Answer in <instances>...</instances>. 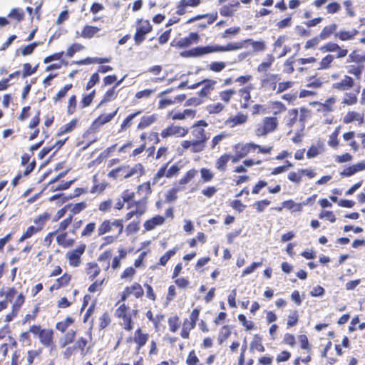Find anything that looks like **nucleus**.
<instances>
[{
  "label": "nucleus",
  "mask_w": 365,
  "mask_h": 365,
  "mask_svg": "<svg viewBox=\"0 0 365 365\" xmlns=\"http://www.w3.org/2000/svg\"><path fill=\"white\" fill-rule=\"evenodd\" d=\"M235 155L232 156L229 153H224L220 155L215 161V168L220 172H225L227 165L230 160L232 163H236L240 159L247 156L250 154L258 153L263 155H269L273 150L272 145L262 146L254 142L246 143H239L235 145Z\"/></svg>",
  "instance_id": "1"
},
{
  "label": "nucleus",
  "mask_w": 365,
  "mask_h": 365,
  "mask_svg": "<svg viewBox=\"0 0 365 365\" xmlns=\"http://www.w3.org/2000/svg\"><path fill=\"white\" fill-rule=\"evenodd\" d=\"M273 115L265 116L257 123L253 128V135L257 138H266L268 135L275 132L279 128L277 115L287 111L286 106L281 101L272 102Z\"/></svg>",
  "instance_id": "2"
},
{
  "label": "nucleus",
  "mask_w": 365,
  "mask_h": 365,
  "mask_svg": "<svg viewBox=\"0 0 365 365\" xmlns=\"http://www.w3.org/2000/svg\"><path fill=\"white\" fill-rule=\"evenodd\" d=\"M274 61V56L272 53H269L266 56L265 61L257 66V72L264 74L259 81L260 88L263 91L269 93L276 91L277 83L280 77L278 74L267 73L271 69Z\"/></svg>",
  "instance_id": "3"
},
{
  "label": "nucleus",
  "mask_w": 365,
  "mask_h": 365,
  "mask_svg": "<svg viewBox=\"0 0 365 365\" xmlns=\"http://www.w3.org/2000/svg\"><path fill=\"white\" fill-rule=\"evenodd\" d=\"M76 331L71 330L60 339L58 344L61 349L65 348L63 355L64 359H68L71 356L80 351L85 354V349L88 344V339L86 337H79L76 341Z\"/></svg>",
  "instance_id": "4"
},
{
  "label": "nucleus",
  "mask_w": 365,
  "mask_h": 365,
  "mask_svg": "<svg viewBox=\"0 0 365 365\" xmlns=\"http://www.w3.org/2000/svg\"><path fill=\"white\" fill-rule=\"evenodd\" d=\"M320 50L323 52L334 53L336 54L328 53L324 56L319 61L318 70H329L333 67L335 59H341L345 58L349 53L347 48L343 46H341L334 41H328L324 43Z\"/></svg>",
  "instance_id": "5"
},
{
  "label": "nucleus",
  "mask_w": 365,
  "mask_h": 365,
  "mask_svg": "<svg viewBox=\"0 0 365 365\" xmlns=\"http://www.w3.org/2000/svg\"><path fill=\"white\" fill-rule=\"evenodd\" d=\"M241 48H242V43L229 42L225 46L215 44L194 47L182 52L181 56L187 58H198L212 53L234 51Z\"/></svg>",
  "instance_id": "6"
},
{
  "label": "nucleus",
  "mask_w": 365,
  "mask_h": 365,
  "mask_svg": "<svg viewBox=\"0 0 365 365\" xmlns=\"http://www.w3.org/2000/svg\"><path fill=\"white\" fill-rule=\"evenodd\" d=\"M135 197V192L129 189H126L122 192L120 198L127 203V209H130L131 207H135V209L128 211L125 215V220L126 221L130 220L135 216L140 217L147 212V197H143L139 200H134Z\"/></svg>",
  "instance_id": "7"
},
{
  "label": "nucleus",
  "mask_w": 365,
  "mask_h": 365,
  "mask_svg": "<svg viewBox=\"0 0 365 365\" xmlns=\"http://www.w3.org/2000/svg\"><path fill=\"white\" fill-rule=\"evenodd\" d=\"M145 175V168L142 163H138L133 165L124 164L112 169L108 177L115 180H123L131 178H140Z\"/></svg>",
  "instance_id": "8"
},
{
  "label": "nucleus",
  "mask_w": 365,
  "mask_h": 365,
  "mask_svg": "<svg viewBox=\"0 0 365 365\" xmlns=\"http://www.w3.org/2000/svg\"><path fill=\"white\" fill-rule=\"evenodd\" d=\"M345 69L348 74L352 75L359 81L365 70V53L360 54L357 51H352L346 60Z\"/></svg>",
  "instance_id": "9"
},
{
  "label": "nucleus",
  "mask_w": 365,
  "mask_h": 365,
  "mask_svg": "<svg viewBox=\"0 0 365 365\" xmlns=\"http://www.w3.org/2000/svg\"><path fill=\"white\" fill-rule=\"evenodd\" d=\"M138 312L137 309H131L128 304L123 303L115 309V316L120 319L119 324L125 331H131Z\"/></svg>",
  "instance_id": "10"
},
{
  "label": "nucleus",
  "mask_w": 365,
  "mask_h": 365,
  "mask_svg": "<svg viewBox=\"0 0 365 365\" xmlns=\"http://www.w3.org/2000/svg\"><path fill=\"white\" fill-rule=\"evenodd\" d=\"M73 219V215H68L59 222L58 228L56 230L57 232L56 237V243L62 248H70L76 244V240L69 237L68 232L66 231L71 225Z\"/></svg>",
  "instance_id": "11"
},
{
  "label": "nucleus",
  "mask_w": 365,
  "mask_h": 365,
  "mask_svg": "<svg viewBox=\"0 0 365 365\" xmlns=\"http://www.w3.org/2000/svg\"><path fill=\"white\" fill-rule=\"evenodd\" d=\"M50 218L51 215L47 212H45L36 217L34 219V225H30L26 228V231L23 232L21 236L18 240V242L21 243L43 231Z\"/></svg>",
  "instance_id": "12"
},
{
  "label": "nucleus",
  "mask_w": 365,
  "mask_h": 365,
  "mask_svg": "<svg viewBox=\"0 0 365 365\" xmlns=\"http://www.w3.org/2000/svg\"><path fill=\"white\" fill-rule=\"evenodd\" d=\"M123 229L124 225L123 219H105L98 225L97 232L98 236H103L108 233H112V235H118V236H120L123 232Z\"/></svg>",
  "instance_id": "13"
},
{
  "label": "nucleus",
  "mask_w": 365,
  "mask_h": 365,
  "mask_svg": "<svg viewBox=\"0 0 365 365\" xmlns=\"http://www.w3.org/2000/svg\"><path fill=\"white\" fill-rule=\"evenodd\" d=\"M29 331L38 336L40 343L45 347L53 349L55 347L53 335L51 329H42L39 324H34L29 327Z\"/></svg>",
  "instance_id": "14"
},
{
  "label": "nucleus",
  "mask_w": 365,
  "mask_h": 365,
  "mask_svg": "<svg viewBox=\"0 0 365 365\" xmlns=\"http://www.w3.org/2000/svg\"><path fill=\"white\" fill-rule=\"evenodd\" d=\"M175 88H169L166 90L161 91L158 94V98H160L158 103V108L159 110H163L166 108L168 106H173L175 103H182L187 98L185 94H179L175 97L168 96V95L171 92L174 91Z\"/></svg>",
  "instance_id": "15"
},
{
  "label": "nucleus",
  "mask_w": 365,
  "mask_h": 365,
  "mask_svg": "<svg viewBox=\"0 0 365 365\" xmlns=\"http://www.w3.org/2000/svg\"><path fill=\"white\" fill-rule=\"evenodd\" d=\"M86 245L81 243L75 248L68 250L65 254V258L71 267H78L83 262V255L86 250Z\"/></svg>",
  "instance_id": "16"
},
{
  "label": "nucleus",
  "mask_w": 365,
  "mask_h": 365,
  "mask_svg": "<svg viewBox=\"0 0 365 365\" xmlns=\"http://www.w3.org/2000/svg\"><path fill=\"white\" fill-rule=\"evenodd\" d=\"M153 31V26L148 20L140 19L136 21V31L133 38L136 46L140 45L146 38V35Z\"/></svg>",
  "instance_id": "17"
},
{
  "label": "nucleus",
  "mask_w": 365,
  "mask_h": 365,
  "mask_svg": "<svg viewBox=\"0 0 365 365\" xmlns=\"http://www.w3.org/2000/svg\"><path fill=\"white\" fill-rule=\"evenodd\" d=\"M150 338L148 333L141 327H138L134 331L133 336L126 338V343H133L135 345V351L139 354L140 349L147 344Z\"/></svg>",
  "instance_id": "18"
},
{
  "label": "nucleus",
  "mask_w": 365,
  "mask_h": 365,
  "mask_svg": "<svg viewBox=\"0 0 365 365\" xmlns=\"http://www.w3.org/2000/svg\"><path fill=\"white\" fill-rule=\"evenodd\" d=\"M200 309L195 308L191 312L189 319L185 318L183 320L182 330L180 332V336L182 339H187L190 337V332L192 330L195 326L196 323L198 321L200 316Z\"/></svg>",
  "instance_id": "19"
},
{
  "label": "nucleus",
  "mask_w": 365,
  "mask_h": 365,
  "mask_svg": "<svg viewBox=\"0 0 365 365\" xmlns=\"http://www.w3.org/2000/svg\"><path fill=\"white\" fill-rule=\"evenodd\" d=\"M118 108H117L113 113L108 114H101L98 118H96L92 123L89 129L86 131L83 134V138L88 136L90 133H94L97 131L102 125L106 123L110 122L114 117L116 115Z\"/></svg>",
  "instance_id": "20"
},
{
  "label": "nucleus",
  "mask_w": 365,
  "mask_h": 365,
  "mask_svg": "<svg viewBox=\"0 0 365 365\" xmlns=\"http://www.w3.org/2000/svg\"><path fill=\"white\" fill-rule=\"evenodd\" d=\"M296 61L300 65H304L317 62V58L314 56H310L308 58H299L295 60L294 56H292L283 63V72L286 74H292L294 71V64Z\"/></svg>",
  "instance_id": "21"
},
{
  "label": "nucleus",
  "mask_w": 365,
  "mask_h": 365,
  "mask_svg": "<svg viewBox=\"0 0 365 365\" xmlns=\"http://www.w3.org/2000/svg\"><path fill=\"white\" fill-rule=\"evenodd\" d=\"M200 85H203L202 88L198 92V96L202 98H208L211 95V93L215 89L216 81L212 79H204L197 83L188 86V88L194 89Z\"/></svg>",
  "instance_id": "22"
},
{
  "label": "nucleus",
  "mask_w": 365,
  "mask_h": 365,
  "mask_svg": "<svg viewBox=\"0 0 365 365\" xmlns=\"http://www.w3.org/2000/svg\"><path fill=\"white\" fill-rule=\"evenodd\" d=\"M112 257V250H107L103 251L102 253L99 255L98 257V261L101 262H106V267H104L105 271H108L109 268L110 267L113 270L118 269L121 266V259H120L118 257L115 256L112 259V262L110 264V259Z\"/></svg>",
  "instance_id": "23"
},
{
  "label": "nucleus",
  "mask_w": 365,
  "mask_h": 365,
  "mask_svg": "<svg viewBox=\"0 0 365 365\" xmlns=\"http://www.w3.org/2000/svg\"><path fill=\"white\" fill-rule=\"evenodd\" d=\"M208 124L205 120H200L195 123L191 126V134L193 137V140L207 142L208 136L204 128Z\"/></svg>",
  "instance_id": "24"
},
{
  "label": "nucleus",
  "mask_w": 365,
  "mask_h": 365,
  "mask_svg": "<svg viewBox=\"0 0 365 365\" xmlns=\"http://www.w3.org/2000/svg\"><path fill=\"white\" fill-rule=\"evenodd\" d=\"M130 295H133L136 299L142 298L144 295V290L138 282H134L130 286L125 287L121 293L119 302H125Z\"/></svg>",
  "instance_id": "25"
},
{
  "label": "nucleus",
  "mask_w": 365,
  "mask_h": 365,
  "mask_svg": "<svg viewBox=\"0 0 365 365\" xmlns=\"http://www.w3.org/2000/svg\"><path fill=\"white\" fill-rule=\"evenodd\" d=\"M199 40V34L196 32H191L186 37L180 38L179 39H173L170 43V46L179 48H187L190 46L193 43H198Z\"/></svg>",
  "instance_id": "26"
},
{
  "label": "nucleus",
  "mask_w": 365,
  "mask_h": 365,
  "mask_svg": "<svg viewBox=\"0 0 365 365\" xmlns=\"http://www.w3.org/2000/svg\"><path fill=\"white\" fill-rule=\"evenodd\" d=\"M187 133L188 129L187 128L171 124L162 130L160 135L163 138H167L171 136L184 137L187 134Z\"/></svg>",
  "instance_id": "27"
},
{
  "label": "nucleus",
  "mask_w": 365,
  "mask_h": 365,
  "mask_svg": "<svg viewBox=\"0 0 365 365\" xmlns=\"http://www.w3.org/2000/svg\"><path fill=\"white\" fill-rule=\"evenodd\" d=\"M25 300L26 297L22 292L18 294L14 302L12 304L11 312L5 316L4 321L6 322L9 323L17 317L21 307L25 303Z\"/></svg>",
  "instance_id": "28"
},
{
  "label": "nucleus",
  "mask_w": 365,
  "mask_h": 365,
  "mask_svg": "<svg viewBox=\"0 0 365 365\" xmlns=\"http://www.w3.org/2000/svg\"><path fill=\"white\" fill-rule=\"evenodd\" d=\"M196 110L187 108L182 111L172 110L167 114V118L173 120H184L186 118L193 119L196 116Z\"/></svg>",
  "instance_id": "29"
},
{
  "label": "nucleus",
  "mask_w": 365,
  "mask_h": 365,
  "mask_svg": "<svg viewBox=\"0 0 365 365\" xmlns=\"http://www.w3.org/2000/svg\"><path fill=\"white\" fill-rule=\"evenodd\" d=\"M354 86V78L349 75H344L340 81L334 83L331 88L339 92H346L352 89Z\"/></svg>",
  "instance_id": "30"
},
{
  "label": "nucleus",
  "mask_w": 365,
  "mask_h": 365,
  "mask_svg": "<svg viewBox=\"0 0 365 365\" xmlns=\"http://www.w3.org/2000/svg\"><path fill=\"white\" fill-rule=\"evenodd\" d=\"M316 175L317 173L313 169H299L297 172H290L287 175V178L292 182L299 184L302 182V175H306L308 178L312 179L314 178Z\"/></svg>",
  "instance_id": "31"
},
{
  "label": "nucleus",
  "mask_w": 365,
  "mask_h": 365,
  "mask_svg": "<svg viewBox=\"0 0 365 365\" xmlns=\"http://www.w3.org/2000/svg\"><path fill=\"white\" fill-rule=\"evenodd\" d=\"M207 142L195 140H186L181 143L182 148L184 150H189L192 153H198L202 152L206 147Z\"/></svg>",
  "instance_id": "32"
},
{
  "label": "nucleus",
  "mask_w": 365,
  "mask_h": 365,
  "mask_svg": "<svg viewBox=\"0 0 365 365\" xmlns=\"http://www.w3.org/2000/svg\"><path fill=\"white\" fill-rule=\"evenodd\" d=\"M252 86H247L240 88L237 91V94L240 97V107L242 109H247L250 107L251 103V90Z\"/></svg>",
  "instance_id": "33"
},
{
  "label": "nucleus",
  "mask_w": 365,
  "mask_h": 365,
  "mask_svg": "<svg viewBox=\"0 0 365 365\" xmlns=\"http://www.w3.org/2000/svg\"><path fill=\"white\" fill-rule=\"evenodd\" d=\"M101 269L96 262H87L84 268V272L90 281H94L100 274Z\"/></svg>",
  "instance_id": "34"
},
{
  "label": "nucleus",
  "mask_w": 365,
  "mask_h": 365,
  "mask_svg": "<svg viewBox=\"0 0 365 365\" xmlns=\"http://www.w3.org/2000/svg\"><path fill=\"white\" fill-rule=\"evenodd\" d=\"M72 280V275L66 272L61 277L55 280V282L50 287L49 290L53 292L67 287Z\"/></svg>",
  "instance_id": "35"
},
{
  "label": "nucleus",
  "mask_w": 365,
  "mask_h": 365,
  "mask_svg": "<svg viewBox=\"0 0 365 365\" xmlns=\"http://www.w3.org/2000/svg\"><path fill=\"white\" fill-rule=\"evenodd\" d=\"M165 222V217L157 215L153 216V217L146 220L143 223V227L145 231H151L155 229L157 227L163 225Z\"/></svg>",
  "instance_id": "36"
},
{
  "label": "nucleus",
  "mask_w": 365,
  "mask_h": 365,
  "mask_svg": "<svg viewBox=\"0 0 365 365\" xmlns=\"http://www.w3.org/2000/svg\"><path fill=\"white\" fill-rule=\"evenodd\" d=\"M365 170V160L359 162L352 165L346 167L341 173L340 175L342 178L350 177L355 173Z\"/></svg>",
  "instance_id": "37"
},
{
  "label": "nucleus",
  "mask_w": 365,
  "mask_h": 365,
  "mask_svg": "<svg viewBox=\"0 0 365 365\" xmlns=\"http://www.w3.org/2000/svg\"><path fill=\"white\" fill-rule=\"evenodd\" d=\"M40 115L41 110H38L29 122V128L34 130L29 137V140H33L36 138L40 133L39 128H38V125L40 123Z\"/></svg>",
  "instance_id": "38"
},
{
  "label": "nucleus",
  "mask_w": 365,
  "mask_h": 365,
  "mask_svg": "<svg viewBox=\"0 0 365 365\" xmlns=\"http://www.w3.org/2000/svg\"><path fill=\"white\" fill-rule=\"evenodd\" d=\"M118 93L119 90L115 88V86H111L110 88H109L103 95L98 107L102 105H105L113 101H115L118 98Z\"/></svg>",
  "instance_id": "39"
},
{
  "label": "nucleus",
  "mask_w": 365,
  "mask_h": 365,
  "mask_svg": "<svg viewBox=\"0 0 365 365\" xmlns=\"http://www.w3.org/2000/svg\"><path fill=\"white\" fill-rule=\"evenodd\" d=\"M299 110L298 108H291L287 112V115L284 118L285 126L292 128L298 120Z\"/></svg>",
  "instance_id": "40"
},
{
  "label": "nucleus",
  "mask_w": 365,
  "mask_h": 365,
  "mask_svg": "<svg viewBox=\"0 0 365 365\" xmlns=\"http://www.w3.org/2000/svg\"><path fill=\"white\" fill-rule=\"evenodd\" d=\"M359 92L360 87L358 86L354 91L346 93L342 98L341 104L349 106L356 104Z\"/></svg>",
  "instance_id": "41"
},
{
  "label": "nucleus",
  "mask_w": 365,
  "mask_h": 365,
  "mask_svg": "<svg viewBox=\"0 0 365 365\" xmlns=\"http://www.w3.org/2000/svg\"><path fill=\"white\" fill-rule=\"evenodd\" d=\"M248 117L247 115L238 113L235 116L230 117L226 120L225 124L231 128L235 127L239 125H242L247 121Z\"/></svg>",
  "instance_id": "42"
},
{
  "label": "nucleus",
  "mask_w": 365,
  "mask_h": 365,
  "mask_svg": "<svg viewBox=\"0 0 365 365\" xmlns=\"http://www.w3.org/2000/svg\"><path fill=\"white\" fill-rule=\"evenodd\" d=\"M101 30L100 27L86 25L83 27L80 36L83 38H92L94 36H98V33Z\"/></svg>",
  "instance_id": "43"
},
{
  "label": "nucleus",
  "mask_w": 365,
  "mask_h": 365,
  "mask_svg": "<svg viewBox=\"0 0 365 365\" xmlns=\"http://www.w3.org/2000/svg\"><path fill=\"white\" fill-rule=\"evenodd\" d=\"M358 34L359 31L355 29L349 31L340 30L335 34V38L341 41H348L353 40Z\"/></svg>",
  "instance_id": "44"
},
{
  "label": "nucleus",
  "mask_w": 365,
  "mask_h": 365,
  "mask_svg": "<svg viewBox=\"0 0 365 365\" xmlns=\"http://www.w3.org/2000/svg\"><path fill=\"white\" fill-rule=\"evenodd\" d=\"M364 120V115L357 111H348L343 118V123L349 124L353 122L361 123Z\"/></svg>",
  "instance_id": "45"
},
{
  "label": "nucleus",
  "mask_w": 365,
  "mask_h": 365,
  "mask_svg": "<svg viewBox=\"0 0 365 365\" xmlns=\"http://www.w3.org/2000/svg\"><path fill=\"white\" fill-rule=\"evenodd\" d=\"M229 137H230V134L225 131L215 135L211 139V141L210 143V149L220 150V143L222 142V140H224L225 139H226Z\"/></svg>",
  "instance_id": "46"
},
{
  "label": "nucleus",
  "mask_w": 365,
  "mask_h": 365,
  "mask_svg": "<svg viewBox=\"0 0 365 365\" xmlns=\"http://www.w3.org/2000/svg\"><path fill=\"white\" fill-rule=\"evenodd\" d=\"M198 174V170L195 168L188 170L185 175L178 180V185L182 189L185 186L191 182Z\"/></svg>",
  "instance_id": "47"
},
{
  "label": "nucleus",
  "mask_w": 365,
  "mask_h": 365,
  "mask_svg": "<svg viewBox=\"0 0 365 365\" xmlns=\"http://www.w3.org/2000/svg\"><path fill=\"white\" fill-rule=\"evenodd\" d=\"M237 43H242V48L245 47V43H250L253 51L255 52H262L267 48L266 43L264 41H253L252 38H247L242 41H237Z\"/></svg>",
  "instance_id": "48"
},
{
  "label": "nucleus",
  "mask_w": 365,
  "mask_h": 365,
  "mask_svg": "<svg viewBox=\"0 0 365 365\" xmlns=\"http://www.w3.org/2000/svg\"><path fill=\"white\" fill-rule=\"evenodd\" d=\"M337 24L335 23L327 25L322 29L319 36L324 41L330 38L333 34L335 35L337 30Z\"/></svg>",
  "instance_id": "49"
},
{
  "label": "nucleus",
  "mask_w": 365,
  "mask_h": 365,
  "mask_svg": "<svg viewBox=\"0 0 365 365\" xmlns=\"http://www.w3.org/2000/svg\"><path fill=\"white\" fill-rule=\"evenodd\" d=\"M157 120V116L155 114H152L150 115H143L141 117L138 125V130H144L149 126H150L153 123H154Z\"/></svg>",
  "instance_id": "50"
},
{
  "label": "nucleus",
  "mask_w": 365,
  "mask_h": 365,
  "mask_svg": "<svg viewBox=\"0 0 365 365\" xmlns=\"http://www.w3.org/2000/svg\"><path fill=\"white\" fill-rule=\"evenodd\" d=\"M142 110H139L135 111V113L129 114L122 122L119 132L126 131L128 128L132 125L133 120L138 115L142 113Z\"/></svg>",
  "instance_id": "51"
},
{
  "label": "nucleus",
  "mask_w": 365,
  "mask_h": 365,
  "mask_svg": "<svg viewBox=\"0 0 365 365\" xmlns=\"http://www.w3.org/2000/svg\"><path fill=\"white\" fill-rule=\"evenodd\" d=\"M324 151V144L322 142H319L317 145H312L307 151V158H314L318 156Z\"/></svg>",
  "instance_id": "52"
},
{
  "label": "nucleus",
  "mask_w": 365,
  "mask_h": 365,
  "mask_svg": "<svg viewBox=\"0 0 365 365\" xmlns=\"http://www.w3.org/2000/svg\"><path fill=\"white\" fill-rule=\"evenodd\" d=\"M178 251V247H175L167 252H165L159 259L157 265L165 267L168 262L176 254Z\"/></svg>",
  "instance_id": "53"
},
{
  "label": "nucleus",
  "mask_w": 365,
  "mask_h": 365,
  "mask_svg": "<svg viewBox=\"0 0 365 365\" xmlns=\"http://www.w3.org/2000/svg\"><path fill=\"white\" fill-rule=\"evenodd\" d=\"M73 88L72 83H68L64 85L53 97V101L54 103L61 102L63 98L66 97L68 92Z\"/></svg>",
  "instance_id": "54"
},
{
  "label": "nucleus",
  "mask_w": 365,
  "mask_h": 365,
  "mask_svg": "<svg viewBox=\"0 0 365 365\" xmlns=\"http://www.w3.org/2000/svg\"><path fill=\"white\" fill-rule=\"evenodd\" d=\"M236 91L233 88L225 89L219 92V97L223 102L222 103L229 104L234 95L236 94Z\"/></svg>",
  "instance_id": "55"
},
{
  "label": "nucleus",
  "mask_w": 365,
  "mask_h": 365,
  "mask_svg": "<svg viewBox=\"0 0 365 365\" xmlns=\"http://www.w3.org/2000/svg\"><path fill=\"white\" fill-rule=\"evenodd\" d=\"M240 5L239 1H235L234 4L225 5L220 9V14L222 16H232L234 14V8H238Z\"/></svg>",
  "instance_id": "56"
},
{
  "label": "nucleus",
  "mask_w": 365,
  "mask_h": 365,
  "mask_svg": "<svg viewBox=\"0 0 365 365\" xmlns=\"http://www.w3.org/2000/svg\"><path fill=\"white\" fill-rule=\"evenodd\" d=\"M95 96H96L95 90H93L90 93L83 94L82 96L81 100L80 101V105H79L80 108L83 109L85 108L90 106L93 101Z\"/></svg>",
  "instance_id": "57"
},
{
  "label": "nucleus",
  "mask_w": 365,
  "mask_h": 365,
  "mask_svg": "<svg viewBox=\"0 0 365 365\" xmlns=\"http://www.w3.org/2000/svg\"><path fill=\"white\" fill-rule=\"evenodd\" d=\"M341 127L338 126L335 130L329 135L328 145L332 148H337L339 145L338 136L340 133Z\"/></svg>",
  "instance_id": "58"
},
{
  "label": "nucleus",
  "mask_w": 365,
  "mask_h": 365,
  "mask_svg": "<svg viewBox=\"0 0 365 365\" xmlns=\"http://www.w3.org/2000/svg\"><path fill=\"white\" fill-rule=\"evenodd\" d=\"M168 165H169V163H166L163 164L158 169L157 173L153 175V177L152 178V185H153L158 184L162 178H164V177L167 178L166 169L168 168Z\"/></svg>",
  "instance_id": "59"
},
{
  "label": "nucleus",
  "mask_w": 365,
  "mask_h": 365,
  "mask_svg": "<svg viewBox=\"0 0 365 365\" xmlns=\"http://www.w3.org/2000/svg\"><path fill=\"white\" fill-rule=\"evenodd\" d=\"M74 323V319L71 317H67L64 320L56 324V329L61 333H64L66 329Z\"/></svg>",
  "instance_id": "60"
},
{
  "label": "nucleus",
  "mask_w": 365,
  "mask_h": 365,
  "mask_svg": "<svg viewBox=\"0 0 365 365\" xmlns=\"http://www.w3.org/2000/svg\"><path fill=\"white\" fill-rule=\"evenodd\" d=\"M77 119H73L68 123L63 125L58 130L57 135L60 136L66 133H70L74 130L77 125Z\"/></svg>",
  "instance_id": "61"
},
{
  "label": "nucleus",
  "mask_w": 365,
  "mask_h": 365,
  "mask_svg": "<svg viewBox=\"0 0 365 365\" xmlns=\"http://www.w3.org/2000/svg\"><path fill=\"white\" fill-rule=\"evenodd\" d=\"M77 96L75 94L71 95L67 102L66 113L68 115H73L77 110Z\"/></svg>",
  "instance_id": "62"
},
{
  "label": "nucleus",
  "mask_w": 365,
  "mask_h": 365,
  "mask_svg": "<svg viewBox=\"0 0 365 365\" xmlns=\"http://www.w3.org/2000/svg\"><path fill=\"white\" fill-rule=\"evenodd\" d=\"M201 180L203 183L211 182L215 178V173L207 168H202L200 170Z\"/></svg>",
  "instance_id": "63"
},
{
  "label": "nucleus",
  "mask_w": 365,
  "mask_h": 365,
  "mask_svg": "<svg viewBox=\"0 0 365 365\" xmlns=\"http://www.w3.org/2000/svg\"><path fill=\"white\" fill-rule=\"evenodd\" d=\"M169 330L172 333H175L180 325V317L178 315H173L168 319Z\"/></svg>",
  "instance_id": "64"
}]
</instances>
